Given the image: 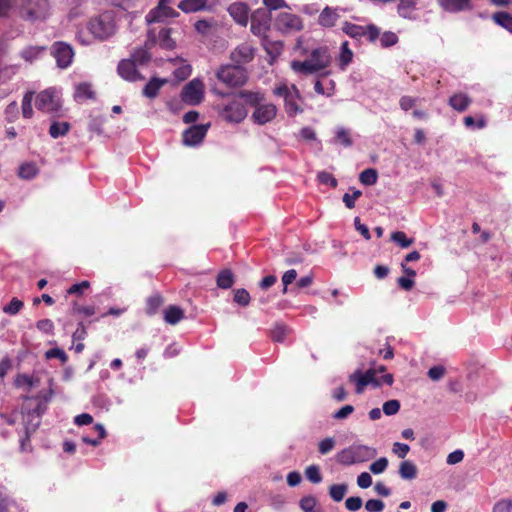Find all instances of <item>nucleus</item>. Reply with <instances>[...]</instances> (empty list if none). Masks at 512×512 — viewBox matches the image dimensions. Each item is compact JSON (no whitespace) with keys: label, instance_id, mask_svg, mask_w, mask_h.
I'll return each mask as SVG.
<instances>
[{"label":"nucleus","instance_id":"20e7f679","mask_svg":"<svg viewBox=\"0 0 512 512\" xmlns=\"http://www.w3.org/2000/svg\"><path fill=\"white\" fill-rule=\"evenodd\" d=\"M216 77L228 87H240L247 81V71L240 65H223L218 69Z\"/></svg>","mask_w":512,"mask_h":512},{"label":"nucleus","instance_id":"f704fd0d","mask_svg":"<svg viewBox=\"0 0 512 512\" xmlns=\"http://www.w3.org/2000/svg\"><path fill=\"white\" fill-rule=\"evenodd\" d=\"M93 430L97 434V436L95 438L89 437V436H83L82 440L86 444H89V445H92V446H97V445L100 444L101 440L103 438H105L106 431H105V428L103 427V425H101V424H96L93 427Z\"/></svg>","mask_w":512,"mask_h":512},{"label":"nucleus","instance_id":"dca6fc26","mask_svg":"<svg viewBox=\"0 0 512 512\" xmlns=\"http://www.w3.org/2000/svg\"><path fill=\"white\" fill-rule=\"evenodd\" d=\"M117 72L119 76L126 81L136 82L144 79L141 73L137 70L136 64L128 59H122L118 63Z\"/></svg>","mask_w":512,"mask_h":512},{"label":"nucleus","instance_id":"c756f323","mask_svg":"<svg viewBox=\"0 0 512 512\" xmlns=\"http://www.w3.org/2000/svg\"><path fill=\"white\" fill-rule=\"evenodd\" d=\"M74 96L78 101H86L88 99H94L95 92L93 91L91 84L84 82L76 86Z\"/></svg>","mask_w":512,"mask_h":512},{"label":"nucleus","instance_id":"6ab92c4d","mask_svg":"<svg viewBox=\"0 0 512 512\" xmlns=\"http://www.w3.org/2000/svg\"><path fill=\"white\" fill-rule=\"evenodd\" d=\"M230 16L240 25L246 26L249 20V8L244 3H232L228 7Z\"/></svg>","mask_w":512,"mask_h":512},{"label":"nucleus","instance_id":"0e129e2a","mask_svg":"<svg viewBox=\"0 0 512 512\" xmlns=\"http://www.w3.org/2000/svg\"><path fill=\"white\" fill-rule=\"evenodd\" d=\"M364 36H366L370 42H374L379 38L380 30L374 24H369L364 27Z\"/></svg>","mask_w":512,"mask_h":512},{"label":"nucleus","instance_id":"a211bd4d","mask_svg":"<svg viewBox=\"0 0 512 512\" xmlns=\"http://www.w3.org/2000/svg\"><path fill=\"white\" fill-rule=\"evenodd\" d=\"M439 6L450 13H458L473 9L471 0H437Z\"/></svg>","mask_w":512,"mask_h":512},{"label":"nucleus","instance_id":"f8f14e48","mask_svg":"<svg viewBox=\"0 0 512 512\" xmlns=\"http://www.w3.org/2000/svg\"><path fill=\"white\" fill-rule=\"evenodd\" d=\"M36 108L47 113H56L60 110L61 104L51 90H44L36 97Z\"/></svg>","mask_w":512,"mask_h":512},{"label":"nucleus","instance_id":"de8ad7c7","mask_svg":"<svg viewBox=\"0 0 512 512\" xmlns=\"http://www.w3.org/2000/svg\"><path fill=\"white\" fill-rule=\"evenodd\" d=\"M250 300H251L250 294L246 289L240 288V289L234 290V302H236L240 306H243V307L248 306L250 303Z\"/></svg>","mask_w":512,"mask_h":512},{"label":"nucleus","instance_id":"ea45409f","mask_svg":"<svg viewBox=\"0 0 512 512\" xmlns=\"http://www.w3.org/2000/svg\"><path fill=\"white\" fill-rule=\"evenodd\" d=\"M347 489L346 484H333L329 488V495L334 501L340 502L343 500Z\"/></svg>","mask_w":512,"mask_h":512},{"label":"nucleus","instance_id":"cd10ccee","mask_svg":"<svg viewBox=\"0 0 512 512\" xmlns=\"http://www.w3.org/2000/svg\"><path fill=\"white\" fill-rule=\"evenodd\" d=\"M235 277L230 269L221 270L216 278L217 287L220 289H229L233 286Z\"/></svg>","mask_w":512,"mask_h":512},{"label":"nucleus","instance_id":"f257e3e1","mask_svg":"<svg viewBox=\"0 0 512 512\" xmlns=\"http://www.w3.org/2000/svg\"><path fill=\"white\" fill-rule=\"evenodd\" d=\"M332 63V56L327 46H320L312 49L304 61H293L291 68L297 73L303 75H312L320 73V77H327L331 74L327 70Z\"/></svg>","mask_w":512,"mask_h":512},{"label":"nucleus","instance_id":"b1692460","mask_svg":"<svg viewBox=\"0 0 512 512\" xmlns=\"http://www.w3.org/2000/svg\"><path fill=\"white\" fill-rule=\"evenodd\" d=\"M184 318V311L176 305H170L164 311V320L170 325L179 323Z\"/></svg>","mask_w":512,"mask_h":512},{"label":"nucleus","instance_id":"1a4fd4ad","mask_svg":"<svg viewBox=\"0 0 512 512\" xmlns=\"http://www.w3.org/2000/svg\"><path fill=\"white\" fill-rule=\"evenodd\" d=\"M220 116L227 122L240 123L247 116V110L240 100L234 99L222 108Z\"/></svg>","mask_w":512,"mask_h":512},{"label":"nucleus","instance_id":"e2e57ef3","mask_svg":"<svg viewBox=\"0 0 512 512\" xmlns=\"http://www.w3.org/2000/svg\"><path fill=\"white\" fill-rule=\"evenodd\" d=\"M263 4L265 5L264 9L268 10L270 13L273 10L288 8V4L285 0H263Z\"/></svg>","mask_w":512,"mask_h":512},{"label":"nucleus","instance_id":"bf43d9fd","mask_svg":"<svg viewBox=\"0 0 512 512\" xmlns=\"http://www.w3.org/2000/svg\"><path fill=\"white\" fill-rule=\"evenodd\" d=\"M90 287L89 281H82L80 283L73 284L71 287L67 289V294L69 295H82L85 290Z\"/></svg>","mask_w":512,"mask_h":512},{"label":"nucleus","instance_id":"09e8293b","mask_svg":"<svg viewBox=\"0 0 512 512\" xmlns=\"http://www.w3.org/2000/svg\"><path fill=\"white\" fill-rule=\"evenodd\" d=\"M239 96L244 98L249 104L255 106L260 105V102L264 99L263 94L251 91H241Z\"/></svg>","mask_w":512,"mask_h":512},{"label":"nucleus","instance_id":"c85d7f7f","mask_svg":"<svg viewBox=\"0 0 512 512\" xmlns=\"http://www.w3.org/2000/svg\"><path fill=\"white\" fill-rule=\"evenodd\" d=\"M163 303L164 299L160 294L156 293L149 296L146 300V314L149 316L155 315L160 309V307L163 305Z\"/></svg>","mask_w":512,"mask_h":512},{"label":"nucleus","instance_id":"338daca9","mask_svg":"<svg viewBox=\"0 0 512 512\" xmlns=\"http://www.w3.org/2000/svg\"><path fill=\"white\" fill-rule=\"evenodd\" d=\"M334 446H335L334 438L327 437V438L323 439L322 441H320V443L318 445L319 452L322 455H325V454L329 453L334 448Z\"/></svg>","mask_w":512,"mask_h":512},{"label":"nucleus","instance_id":"c9c22d12","mask_svg":"<svg viewBox=\"0 0 512 512\" xmlns=\"http://www.w3.org/2000/svg\"><path fill=\"white\" fill-rule=\"evenodd\" d=\"M342 30L345 34L350 36L351 38L359 39L364 36V27L350 23V22H344Z\"/></svg>","mask_w":512,"mask_h":512},{"label":"nucleus","instance_id":"680f3d73","mask_svg":"<svg viewBox=\"0 0 512 512\" xmlns=\"http://www.w3.org/2000/svg\"><path fill=\"white\" fill-rule=\"evenodd\" d=\"M384 507H385L384 502L379 499H369L365 503V509L368 512H382Z\"/></svg>","mask_w":512,"mask_h":512},{"label":"nucleus","instance_id":"393cba45","mask_svg":"<svg viewBox=\"0 0 512 512\" xmlns=\"http://www.w3.org/2000/svg\"><path fill=\"white\" fill-rule=\"evenodd\" d=\"M339 15L331 7H325L319 15L318 22L323 27H333Z\"/></svg>","mask_w":512,"mask_h":512},{"label":"nucleus","instance_id":"c03bdc74","mask_svg":"<svg viewBox=\"0 0 512 512\" xmlns=\"http://www.w3.org/2000/svg\"><path fill=\"white\" fill-rule=\"evenodd\" d=\"M335 142L341 144L344 147H350L353 144L350 133L345 128H339L336 131Z\"/></svg>","mask_w":512,"mask_h":512},{"label":"nucleus","instance_id":"5701e85b","mask_svg":"<svg viewBox=\"0 0 512 512\" xmlns=\"http://www.w3.org/2000/svg\"><path fill=\"white\" fill-rule=\"evenodd\" d=\"M166 82V79H159L156 77L151 78L150 81L143 88V95L150 99L155 98L158 95L161 87Z\"/></svg>","mask_w":512,"mask_h":512},{"label":"nucleus","instance_id":"58836bf2","mask_svg":"<svg viewBox=\"0 0 512 512\" xmlns=\"http://www.w3.org/2000/svg\"><path fill=\"white\" fill-rule=\"evenodd\" d=\"M378 173L376 169L367 168L363 170L359 175V181L364 185H374L377 182Z\"/></svg>","mask_w":512,"mask_h":512},{"label":"nucleus","instance_id":"f3484780","mask_svg":"<svg viewBox=\"0 0 512 512\" xmlns=\"http://www.w3.org/2000/svg\"><path fill=\"white\" fill-rule=\"evenodd\" d=\"M277 108L273 104L258 105L252 114L253 121L264 125L276 117Z\"/></svg>","mask_w":512,"mask_h":512},{"label":"nucleus","instance_id":"7ed1b4c3","mask_svg":"<svg viewBox=\"0 0 512 512\" xmlns=\"http://www.w3.org/2000/svg\"><path fill=\"white\" fill-rule=\"evenodd\" d=\"M377 455V450L366 445H352L339 451L335 459L343 466L367 462Z\"/></svg>","mask_w":512,"mask_h":512},{"label":"nucleus","instance_id":"0eeeda50","mask_svg":"<svg viewBox=\"0 0 512 512\" xmlns=\"http://www.w3.org/2000/svg\"><path fill=\"white\" fill-rule=\"evenodd\" d=\"M271 20L272 15L268 10L263 8L255 10L250 18L251 32L256 36H266L270 29Z\"/></svg>","mask_w":512,"mask_h":512},{"label":"nucleus","instance_id":"aec40b11","mask_svg":"<svg viewBox=\"0 0 512 512\" xmlns=\"http://www.w3.org/2000/svg\"><path fill=\"white\" fill-rule=\"evenodd\" d=\"M40 418H32L29 416V411L24 414V438L21 440V447L23 448L25 442L30 441L31 435L38 429L40 425Z\"/></svg>","mask_w":512,"mask_h":512},{"label":"nucleus","instance_id":"7c9ffc66","mask_svg":"<svg viewBox=\"0 0 512 512\" xmlns=\"http://www.w3.org/2000/svg\"><path fill=\"white\" fill-rule=\"evenodd\" d=\"M492 20L497 25L512 33V15L508 12H496L492 15Z\"/></svg>","mask_w":512,"mask_h":512},{"label":"nucleus","instance_id":"8fccbe9b","mask_svg":"<svg viewBox=\"0 0 512 512\" xmlns=\"http://www.w3.org/2000/svg\"><path fill=\"white\" fill-rule=\"evenodd\" d=\"M307 479L312 483H320L322 481V475L320 469L316 465H310L305 470Z\"/></svg>","mask_w":512,"mask_h":512},{"label":"nucleus","instance_id":"9b49d317","mask_svg":"<svg viewBox=\"0 0 512 512\" xmlns=\"http://www.w3.org/2000/svg\"><path fill=\"white\" fill-rule=\"evenodd\" d=\"M47 7V0H24L20 15L27 20H35L43 16Z\"/></svg>","mask_w":512,"mask_h":512},{"label":"nucleus","instance_id":"473e14b6","mask_svg":"<svg viewBox=\"0 0 512 512\" xmlns=\"http://www.w3.org/2000/svg\"><path fill=\"white\" fill-rule=\"evenodd\" d=\"M158 42L161 48L171 50L175 48V41L171 38V29L163 28L158 33Z\"/></svg>","mask_w":512,"mask_h":512},{"label":"nucleus","instance_id":"5fc2aeb1","mask_svg":"<svg viewBox=\"0 0 512 512\" xmlns=\"http://www.w3.org/2000/svg\"><path fill=\"white\" fill-rule=\"evenodd\" d=\"M194 28L199 34L206 36L211 33L212 22L206 19H201L196 21Z\"/></svg>","mask_w":512,"mask_h":512},{"label":"nucleus","instance_id":"3c124183","mask_svg":"<svg viewBox=\"0 0 512 512\" xmlns=\"http://www.w3.org/2000/svg\"><path fill=\"white\" fill-rule=\"evenodd\" d=\"M398 42V36L391 31L384 32L380 37V44L383 48H388Z\"/></svg>","mask_w":512,"mask_h":512},{"label":"nucleus","instance_id":"a19ab883","mask_svg":"<svg viewBox=\"0 0 512 512\" xmlns=\"http://www.w3.org/2000/svg\"><path fill=\"white\" fill-rule=\"evenodd\" d=\"M317 499L312 496H304L300 499L299 506L303 512H319L316 510Z\"/></svg>","mask_w":512,"mask_h":512},{"label":"nucleus","instance_id":"2eb2a0df","mask_svg":"<svg viewBox=\"0 0 512 512\" xmlns=\"http://www.w3.org/2000/svg\"><path fill=\"white\" fill-rule=\"evenodd\" d=\"M53 55L59 67L67 68L72 62L74 52L70 45L64 42H56L53 45Z\"/></svg>","mask_w":512,"mask_h":512},{"label":"nucleus","instance_id":"a18cd8bd","mask_svg":"<svg viewBox=\"0 0 512 512\" xmlns=\"http://www.w3.org/2000/svg\"><path fill=\"white\" fill-rule=\"evenodd\" d=\"M33 93L28 92L24 95L22 100V115L24 118H31L33 115L32 108Z\"/></svg>","mask_w":512,"mask_h":512},{"label":"nucleus","instance_id":"412c9836","mask_svg":"<svg viewBox=\"0 0 512 512\" xmlns=\"http://www.w3.org/2000/svg\"><path fill=\"white\" fill-rule=\"evenodd\" d=\"M471 98L465 93H455L449 98V105L458 112H464L471 104Z\"/></svg>","mask_w":512,"mask_h":512},{"label":"nucleus","instance_id":"13d9d810","mask_svg":"<svg viewBox=\"0 0 512 512\" xmlns=\"http://www.w3.org/2000/svg\"><path fill=\"white\" fill-rule=\"evenodd\" d=\"M400 406H401L400 402L398 400H396V399H392V400L386 401L383 404V412L387 416L395 415L400 410Z\"/></svg>","mask_w":512,"mask_h":512},{"label":"nucleus","instance_id":"052dcab7","mask_svg":"<svg viewBox=\"0 0 512 512\" xmlns=\"http://www.w3.org/2000/svg\"><path fill=\"white\" fill-rule=\"evenodd\" d=\"M492 512H512V499H501L497 501L492 509Z\"/></svg>","mask_w":512,"mask_h":512},{"label":"nucleus","instance_id":"ddd939ff","mask_svg":"<svg viewBox=\"0 0 512 512\" xmlns=\"http://www.w3.org/2000/svg\"><path fill=\"white\" fill-rule=\"evenodd\" d=\"M255 48L248 42L238 45L230 55V59L234 65L243 66L251 62L254 58Z\"/></svg>","mask_w":512,"mask_h":512},{"label":"nucleus","instance_id":"49530a36","mask_svg":"<svg viewBox=\"0 0 512 512\" xmlns=\"http://www.w3.org/2000/svg\"><path fill=\"white\" fill-rule=\"evenodd\" d=\"M37 174V168L32 163H25L19 167L18 175L23 179H31Z\"/></svg>","mask_w":512,"mask_h":512},{"label":"nucleus","instance_id":"a878e982","mask_svg":"<svg viewBox=\"0 0 512 512\" xmlns=\"http://www.w3.org/2000/svg\"><path fill=\"white\" fill-rule=\"evenodd\" d=\"M416 10V0H400L397 12L399 16L406 19H414V12Z\"/></svg>","mask_w":512,"mask_h":512},{"label":"nucleus","instance_id":"6e6d98bb","mask_svg":"<svg viewBox=\"0 0 512 512\" xmlns=\"http://www.w3.org/2000/svg\"><path fill=\"white\" fill-rule=\"evenodd\" d=\"M387 466H388L387 458L381 457V458L377 459L376 461H374L370 465L369 469L373 474H381L386 470Z\"/></svg>","mask_w":512,"mask_h":512},{"label":"nucleus","instance_id":"37998d69","mask_svg":"<svg viewBox=\"0 0 512 512\" xmlns=\"http://www.w3.org/2000/svg\"><path fill=\"white\" fill-rule=\"evenodd\" d=\"M288 328L284 324H276L271 330V338L274 342H283L286 338Z\"/></svg>","mask_w":512,"mask_h":512},{"label":"nucleus","instance_id":"4468645a","mask_svg":"<svg viewBox=\"0 0 512 512\" xmlns=\"http://www.w3.org/2000/svg\"><path fill=\"white\" fill-rule=\"evenodd\" d=\"M209 125H192L182 134V141L187 146L200 144L205 138Z\"/></svg>","mask_w":512,"mask_h":512},{"label":"nucleus","instance_id":"2f4dec72","mask_svg":"<svg viewBox=\"0 0 512 512\" xmlns=\"http://www.w3.org/2000/svg\"><path fill=\"white\" fill-rule=\"evenodd\" d=\"M353 52L349 48V44L347 41H344L341 45V52L338 58L339 68L341 70H345L346 67L352 62Z\"/></svg>","mask_w":512,"mask_h":512},{"label":"nucleus","instance_id":"4d7b16f0","mask_svg":"<svg viewBox=\"0 0 512 512\" xmlns=\"http://www.w3.org/2000/svg\"><path fill=\"white\" fill-rule=\"evenodd\" d=\"M45 357L47 359H53V358H57L61 361V363H66L67 360H68V356L67 354L65 353L64 350L60 349V348H52V349H49L48 351H46L45 353Z\"/></svg>","mask_w":512,"mask_h":512},{"label":"nucleus","instance_id":"69168bd1","mask_svg":"<svg viewBox=\"0 0 512 512\" xmlns=\"http://www.w3.org/2000/svg\"><path fill=\"white\" fill-rule=\"evenodd\" d=\"M23 385H27L28 386V391H29L30 388L35 385L34 378L31 377V376H28L27 374H19V375H17V377L15 379V386L16 387H21Z\"/></svg>","mask_w":512,"mask_h":512},{"label":"nucleus","instance_id":"e433bc0d","mask_svg":"<svg viewBox=\"0 0 512 512\" xmlns=\"http://www.w3.org/2000/svg\"><path fill=\"white\" fill-rule=\"evenodd\" d=\"M151 59V55L146 48L139 47L134 50L129 60L133 61L136 65H144Z\"/></svg>","mask_w":512,"mask_h":512},{"label":"nucleus","instance_id":"423d86ee","mask_svg":"<svg viewBox=\"0 0 512 512\" xmlns=\"http://www.w3.org/2000/svg\"><path fill=\"white\" fill-rule=\"evenodd\" d=\"M274 26L283 34H292L303 29V21L291 12H280L274 19Z\"/></svg>","mask_w":512,"mask_h":512},{"label":"nucleus","instance_id":"79ce46f5","mask_svg":"<svg viewBox=\"0 0 512 512\" xmlns=\"http://www.w3.org/2000/svg\"><path fill=\"white\" fill-rule=\"evenodd\" d=\"M391 240L402 248H408L414 242V239L408 238L402 231H396L391 234Z\"/></svg>","mask_w":512,"mask_h":512},{"label":"nucleus","instance_id":"bb28decb","mask_svg":"<svg viewBox=\"0 0 512 512\" xmlns=\"http://www.w3.org/2000/svg\"><path fill=\"white\" fill-rule=\"evenodd\" d=\"M399 475L404 480H413L417 477V466L410 460H405L399 465Z\"/></svg>","mask_w":512,"mask_h":512},{"label":"nucleus","instance_id":"39448f33","mask_svg":"<svg viewBox=\"0 0 512 512\" xmlns=\"http://www.w3.org/2000/svg\"><path fill=\"white\" fill-rule=\"evenodd\" d=\"M88 29L96 38L106 40L114 35L116 25L109 14H102L89 21Z\"/></svg>","mask_w":512,"mask_h":512},{"label":"nucleus","instance_id":"9d476101","mask_svg":"<svg viewBox=\"0 0 512 512\" xmlns=\"http://www.w3.org/2000/svg\"><path fill=\"white\" fill-rule=\"evenodd\" d=\"M171 0H159L157 6L149 11L146 15V21L148 23H157L162 22L166 18H176L179 16V13L168 6V3Z\"/></svg>","mask_w":512,"mask_h":512},{"label":"nucleus","instance_id":"4c0bfd02","mask_svg":"<svg viewBox=\"0 0 512 512\" xmlns=\"http://www.w3.org/2000/svg\"><path fill=\"white\" fill-rule=\"evenodd\" d=\"M295 93H291V96L285 100V110L290 116H294L299 112H302V109L296 102V98L299 97L298 90L294 87Z\"/></svg>","mask_w":512,"mask_h":512},{"label":"nucleus","instance_id":"6e6552de","mask_svg":"<svg viewBox=\"0 0 512 512\" xmlns=\"http://www.w3.org/2000/svg\"><path fill=\"white\" fill-rule=\"evenodd\" d=\"M204 97V84L199 79H193L187 83L181 91V99L189 105H198Z\"/></svg>","mask_w":512,"mask_h":512},{"label":"nucleus","instance_id":"864d4df0","mask_svg":"<svg viewBox=\"0 0 512 512\" xmlns=\"http://www.w3.org/2000/svg\"><path fill=\"white\" fill-rule=\"evenodd\" d=\"M317 179L321 184L330 185L332 188H336L338 185L337 179L331 173L326 171L319 172Z\"/></svg>","mask_w":512,"mask_h":512},{"label":"nucleus","instance_id":"72a5a7b5","mask_svg":"<svg viewBox=\"0 0 512 512\" xmlns=\"http://www.w3.org/2000/svg\"><path fill=\"white\" fill-rule=\"evenodd\" d=\"M70 130V124L68 122H57L54 121L50 125L49 134L52 138L56 139L66 135Z\"/></svg>","mask_w":512,"mask_h":512},{"label":"nucleus","instance_id":"f03ea898","mask_svg":"<svg viewBox=\"0 0 512 512\" xmlns=\"http://www.w3.org/2000/svg\"><path fill=\"white\" fill-rule=\"evenodd\" d=\"M348 380L349 382L355 384V392L357 394L363 393L366 386L368 385L380 387L381 385L386 384L391 386L394 382L393 375L390 373H387L382 377H377V370L373 367L369 368L365 372L357 369L355 372L349 375Z\"/></svg>","mask_w":512,"mask_h":512},{"label":"nucleus","instance_id":"774afa93","mask_svg":"<svg viewBox=\"0 0 512 512\" xmlns=\"http://www.w3.org/2000/svg\"><path fill=\"white\" fill-rule=\"evenodd\" d=\"M428 377L433 381L440 380L445 374V368L442 365L433 366L428 370Z\"/></svg>","mask_w":512,"mask_h":512},{"label":"nucleus","instance_id":"4be33fe9","mask_svg":"<svg viewBox=\"0 0 512 512\" xmlns=\"http://www.w3.org/2000/svg\"><path fill=\"white\" fill-rule=\"evenodd\" d=\"M178 8L184 13H194L207 9V0H182Z\"/></svg>","mask_w":512,"mask_h":512},{"label":"nucleus","instance_id":"603ef678","mask_svg":"<svg viewBox=\"0 0 512 512\" xmlns=\"http://www.w3.org/2000/svg\"><path fill=\"white\" fill-rule=\"evenodd\" d=\"M24 306L23 301L13 298L10 303L3 308V312L9 315H16Z\"/></svg>","mask_w":512,"mask_h":512}]
</instances>
